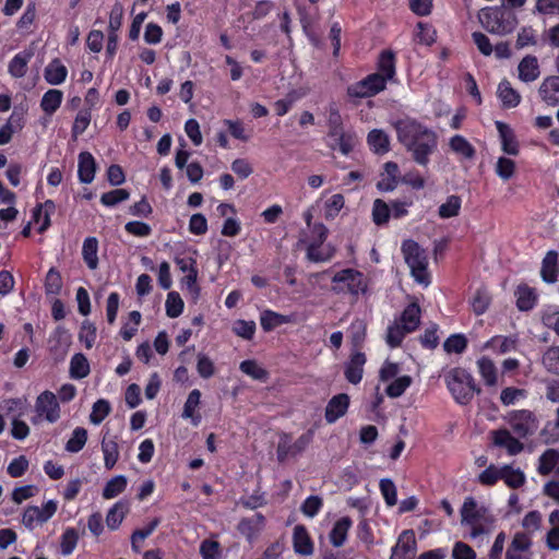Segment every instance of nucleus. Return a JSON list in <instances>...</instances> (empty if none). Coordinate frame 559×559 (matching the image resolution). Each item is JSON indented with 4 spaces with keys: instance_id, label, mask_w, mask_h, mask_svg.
Masks as SVG:
<instances>
[{
    "instance_id": "nucleus-8",
    "label": "nucleus",
    "mask_w": 559,
    "mask_h": 559,
    "mask_svg": "<svg viewBox=\"0 0 559 559\" xmlns=\"http://www.w3.org/2000/svg\"><path fill=\"white\" fill-rule=\"evenodd\" d=\"M384 90V79L379 74H368L362 80L350 84L346 93L349 98H368Z\"/></svg>"
},
{
    "instance_id": "nucleus-61",
    "label": "nucleus",
    "mask_w": 559,
    "mask_h": 559,
    "mask_svg": "<svg viewBox=\"0 0 559 559\" xmlns=\"http://www.w3.org/2000/svg\"><path fill=\"white\" fill-rule=\"evenodd\" d=\"M111 406L107 400L99 399L93 404L90 421L99 425L110 413Z\"/></svg>"
},
{
    "instance_id": "nucleus-15",
    "label": "nucleus",
    "mask_w": 559,
    "mask_h": 559,
    "mask_svg": "<svg viewBox=\"0 0 559 559\" xmlns=\"http://www.w3.org/2000/svg\"><path fill=\"white\" fill-rule=\"evenodd\" d=\"M366 360V355L361 352H356L350 355L344 369L345 378L349 383L358 384L361 381Z\"/></svg>"
},
{
    "instance_id": "nucleus-6",
    "label": "nucleus",
    "mask_w": 559,
    "mask_h": 559,
    "mask_svg": "<svg viewBox=\"0 0 559 559\" xmlns=\"http://www.w3.org/2000/svg\"><path fill=\"white\" fill-rule=\"evenodd\" d=\"M36 416L32 418L33 424H37L38 419H46L48 423H56L60 418V405L57 396L51 391L41 392L35 402Z\"/></svg>"
},
{
    "instance_id": "nucleus-50",
    "label": "nucleus",
    "mask_w": 559,
    "mask_h": 559,
    "mask_svg": "<svg viewBox=\"0 0 559 559\" xmlns=\"http://www.w3.org/2000/svg\"><path fill=\"white\" fill-rule=\"evenodd\" d=\"M478 371L485 383L492 386L497 383V369L493 361L487 357H481L477 361Z\"/></svg>"
},
{
    "instance_id": "nucleus-47",
    "label": "nucleus",
    "mask_w": 559,
    "mask_h": 559,
    "mask_svg": "<svg viewBox=\"0 0 559 559\" xmlns=\"http://www.w3.org/2000/svg\"><path fill=\"white\" fill-rule=\"evenodd\" d=\"M31 59V53L19 52L16 53L8 66L9 73L16 79L23 78L27 71V63Z\"/></svg>"
},
{
    "instance_id": "nucleus-30",
    "label": "nucleus",
    "mask_w": 559,
    "mask_h": 559,
    "mask_svg": "<svg viewBox=\"0 0 559 559\" xmlns=\"http://www.w3.org/2000/svg\"><path fill=\"white\" fill-rule=\"evenodd\" d=\"M367 143L370 150L378 155H383L390 151L389 135L381 129L371 130L367 135Z\"/></svg>"
},
{
    "instance_id": "nucleus-38",
    "label": "nucleus",
    "mask_w": 559,
    "mask_h": 559,
    "mask_svg": "<svg viewBox=\"0 0 559 559\" xmlns=\"http://www.w3.org/2000/svg\"><path fill=\"white\" fill-rule=\"evenodd\" d=\"M537 471L540 475H549L556 467L559 474V452L556 449H547L538 459Z\"/></svg>"
},
{
    "instance_id": "nucleus-41",
    "label": "nucleus",
    "mask_w": 559,
    "mask_h": 559,
    "mask_svg": "<svg viewBox=\"0 0 559 559\" xmlns=\"http://www.w3.org/2000/svg\"><path fill=\"white\" fill-rule=\"evenodd\" d=\"M462 207V199L460 195L451 194L447 198L438 209V215L442 219H448L459 216Z\"/></svg>"
},
{
    "instance_id": "nucleus-32",
    "label": "nucleus",
    "mask_w": 559,
    "mask_h": 559,
    "mask_svg": "<svg viewBox=\"0 0 559 559\" xmlns=\"http://www.w3.org/2000/svg\"><path fill=\"white\" fill-rule=\"evenodd\" d=\"M160 524V518H154L152 519L147 525L143 528H136L131 534V549L135 554L141 552V543L144 542L145 538L151 536L153 532L158 527Z\"/></svg>"
},
{
    "instance_id": "nucleus-22",
    "label": "nucleus",
    "mask_w": 559,
    "mask_h": 559,
    "mask_svg": "<svg viewBox=\"0 0 559 559\" xmlns=\"http://www.w3.org/2000/svg\"><path fill=\"white\" fill-rule=\"evenodd\" d=\"M519 79L524 83H531L540 75L538 60L533 55L525 56L518 66Z\"/></svg>"
},
{
    "instance_id": "nucleus-33",
    "label": "nucleus",
    "mask_w": 559,
    "mask_h": 559,
    "mask_svg": "<svg viewBox=\"0 0 559 559\" xmlns=\"http://www.w3.org/2000/svg\"><path fill=\"white\" fill-rule=\"evenodd\" d=\"M201 401V392L198 389L192 390L183 405L182 417L190 418L194 426H198L201 421V415L197 412V408Z\"/></svg>"
},
{
    "instance_id": "nucleus-5",
    "label": "nucleus",
    "mask_w": 559,
    "mask_h": 559,
    "mask_svg": "<svg viewBox=\"0 0 559 559\" xmlns=\"http://www.w3.org/2000/svg\"><path fill=\"white\" fill-rule=\"evenodd\" d=\"M333 292L336 294L347 293L352 296L365 294L368 289V281L362 272L355 269H344L332 277Z\"/></svg>"
},
{
    "instance_id": "nucleus-55",
    "label": "nucleus",
    "mask_w": 559,
    "mask_h": 559,
    "mask_svg": "<svg viewBox=\"0 0 559 559\" xmlns=\"http://www.w3.org/2000/svg\"><path fill=\"white\" fill-rule=\"evenodd\" d=\"M86 441L87 430L83 427H76L66 443V450L71 453H78L84 448Z\"/></svg>"
},
{
    "instance_id": "nucleus-10",
    "label": "nucleus",
    "mask_w": 559,
    "mask_h": 559,
    "mask_svg": "<svg viewBox=\"0 0 559 559\" xmlns=\"http://www.w3.org/2000/svg\"><path fill=\"white\" fill-rule=\"evenodd\" d=\"M416 538L413 530H405L392 548L390 559H413L416 552Z\"/></svg>"
},
{
    "instance_id": "nucleus-63",
    "label": "nucleus",
    "mask_w": 559,
    "mask_h": 559,
    "mask_svg": "<svg viewBox=\"0 0 559 559\" xmlns=\"http://www.w3.org/2000/svg\"><path fill=\"white\" fill-rule=\"evenodd\" d=\"M533 13L543 16H558L559 0H536Z\"/></svg>"
},
{
    "instance_id": "nucleus-9",
    "label": "nucleus",
    "mask_w": 559,
    "mask_h": 559,
    "mask_svg": "<svg viewBox=\"0 0 559 559\" xmlns=\"http://www.w3.org/2000/svg\"><path fill=\"white\" fill-rule=\"evenodd\" d=\"M462 523L471 525V537L476 538L486 533V528L478 521L481 519V513L477 509V502L473 497H467L461 509Z\"/></svg>"
},
{
    "instance_id": "nucleus-64",
    "label": "nucleus",
    "mask_w": 559,
    "mask_h": 559,
    "mask_svg": "<svg viewBox=\"0 0 559 559\" xmlns=\"http://www.w3.org/2000/svg\"><path fill=\"white\" fill-rule=\"evenodd\" d=\"M200 555L202 559H221L222 548L217 540L204 539L200 545Z\"/></svg>"
},
{
    "instance_id": "nucleus-21",
    "label": "nucleus",
    "mask_w": 559,
    "mask_h": 559,
    "mask_svg": "<svg viewBox=\"0 0 559 559\" xmlns=\"http://www.w3.org/2000/svg\"><path fill=\"white\" fill-rule=\"evenodd\" d=\"M96 168V160L90 152L79 154L78 177L82 183H91L94 180Z\"/></svg>"
},
{
    "instance_id": "nucleus-36",
    "label": "nucleus",
    "mask_w": 559,
    "mask_h": 559,
    "mask_svg": "<svg viewBox=\"0 0 559 559\" xmlns=\"http://www.w3.org/2000/svg\"><path fill=\"white\" fill-rule=\"evenodd\" d=\"M336 253V249L331 243L316 248L314 246H307L306 258L313 263L329 262Z\"/></svg>"
},
{
    "instance_id": "nucleus-46",
    "label": "nucleus",
    "mask_w": 559,
    "mask_h": 559,
    "mask_svg": "<svg viewBox=\"0 0 559 559\" xmlns=\"http://www.w3.org/2000/svg\"><path fill=\"white\" fill-rule=\"evenodd\" d=\"M501 479L512 489H518L525 484V475L520 468H513L511 465L502 466Z\"/></svg>"
},
{
    "instance_id": "nucleus-12",
    "label": "nucleus",
    "mask_w": 559,
    "mask_h": 559,
    "mask_svg": "<svg viewBox=\"0 0 559 559\" xmlns=\"http://www.w3.org/2000/svg\"><path fill=\"white\" fill-rule=\"evenodd\" d=\"M491 436L492 443L496 447L506 449L509 455H516L524 449L523 443L513 437L511 432L506 428L491 431Z\"/></svg>"
},
{
    "instance_id": "nucleus-57",
    "label": "nucleus",
    "mask_w": 559,
    "mask_h": 559,
    "mask_svg": "<svg viewBox=\"0 0 559 559\" xmlns=\"http://www.w3.org/2000/svg\"><path fill=\"white\" fill-rule=\"evenodd\" d=\"M390 206L381 199H376L372 205V221L376 225L382 226L390 219Z\"/></svg>"
},
{
    "instance_id": "nucleus-31",
    "label": "nucleus",
    "mask_w": 559,
    "mask_h": 559,
    "mask_svg": "<svg viewBox=\"0 0 559 559\" xmlns=\"http://www.w3.org/2000/svg\"><path fill=\"white\" fill-rule=\"evenodd\" d=\"M290 322V316L282 314L270 309L262 311L260 316V324L264 332H271L281 325Z\"/></svg>"
},
{
    "instance_id": "nucleus-14",
    "label": "nucleus",
    "mask_w": 559,
    "mask_h": 559,
    "mask_svg": "<svg viewBox=\"0 0 559 559\" xmlns=\"http://www.w3.org/2000/svg\"><path fill=\"white\" fill-rule=\"evenodd\" d=\"M265 527V516L257 512L250 518H242L238 523V531L248 540L254 539Z\"/></svg>"
},
{
    "instance_id": "nucleus-13",
    "label": "nucleus",
    "mask_w": 559,
    "mask_h": 559,
    "mask_svg": "<svg viewBox=\"0 0 559 559\" xmlns=\"http://www.w3.org/2000/svg\"><path fill=\"white\" fill-rule=\"evenodd\" d=\"M384 79V87H386L388 81H391L396 75V55L391 49H384L379 53L377 60V72Z\"/></svg>"
},
{
    "instance_id": "nucleus-7",
    "label": "nucleus",
    "mask_w": 559,
    "mask_h": 559,
    "mask_svg": "<svg viewBox=\"0 0 559 559\" xmlns=\"http://www.w3.org/2000/svg\"><path fill=\"white\" fill-rule=\"evenodd\" d=\"M509 424L519 438H526L535 433L538 420L530 409H516L509 414Z\"/></svg>"
},
{
    "instance_id": "nucleus-44",
    "label": "nucleus",
    "mask_w": 559,
    "mask_h": 559,
    "mask_svg": "<svg viewBox=\"0 0 559 559\" xmlns=\"http://www.w3.org/2000/svg\"><path fill=\"white\" fill-rule=\"evenodd\" d=\"M409 333V331L404 330V325L395 320L386 329L385 342L391 348H397Z\"/></svg>"
},
{
    "instance_id": "nucleus-3",
    "label": "nucleus",
    "mask_w": 559,
    "mask_h": 559,
    "mask_svg": "<svg viewBox=\"0 0 559 559\" xmlns=\"http://www.w3.org/2000/svg\"><path fill=\"white\" fill-rule=\"evenodd\" d=\"M445 385L453 400L460 405H468L475 394L481 392L474 377L464 368L454 367L444 373Z\"/></svg>"
},
{
    "instance_id": "nucleus-23",
    "label": "nucleus",
    "mask_w": 559,
    "mask_h": 559,
    "mask_svg": "<svg viewBox=\"0 0 559 559\" xmlns=\"http://www.w3.org/2000/svg\"><path fill=\"white\" fill-rule=\"evenodd\" d=\"M420 306L416 300H414L404 308L397 321L404 325V330L412 333L418 329L420 324Z\"/></svg>"
},
{
    "instance_id": "nucleus-54",
    "label": "nucleus",
    "mask_w": 559,
    "mask_h": 559,
    "mask_svg": "<svg viewBox=\"0 0 559 559\" xmlns=\"http://www.w3.org/2000/svg\"><path fill=\"white\" fill-rule=\"evenodd\" d=\"M239 369L254 380L266 381L269 372L257 364L255 360L247 359L240 362Z\"/></svg>"
},
{
    "instance_id": "nucleus-37",
    "label": "nucleus",
    "mask_w": 559,
    "mask_h": 559,
    "mask_svg": "<svg viewBox=\"0 0 559 559\" xmlns=\"http://www.w3.org/2000/svg\"><path fill=\"white\" fill-rule=\"evenodd\" d=\"M63 93L60 90H48L41 97L40 108L47 116H52L61 106Z\"/></svg>"
},
{
    "instance_id": "nucleus-17",
    "label": "nucleus",
    "mask_w": 559,
    "mask_h": 559,
    "mask_svg": "<svg viewBox=\"0 0 559 559\" xmlns=\"http://www.w3.org/2000/svg\"><path fill=\"white\" fill-rule=\"evenodd\" d=\"M293 547L300 556H310L313 552V542L305 525L298 524L294 527Z\"/></svg>"
},
{
    "instance_id": "nucleus-62",
    "label": "nucleus",
    "mask_w": 559,
    "mask_h": 559,
    "mask_svg": "<svg viewBox=\"0 0 559 559\" xmlns=\"http://www.w3.org/2000/svg\"><path fill=\"white\" fill-rule=\"evenodd\" d=\"M96 336L97 329L95 324L88 320L83 321L79 332L80 342L84 343L87 349H91L95 344Z\"/></svg>"
},
{
    "instance_id": "nucleus-18",
    "label": "nucleus",
    "mask_w": 559,
    "mask_h": 559,
    "mask_svg": "<svg viewBox=\"0 0 559 559\" xmlns=\"http://www.w3.org/2000/svg\"><path fill=\"white\" fill-rule=\"evenodd\" d=\"M495 124L501 140L502 151L508 155L516 156L520 148L514 131L506 122L496 121Z\"/></svg>"
},
{
    "instance_id": "nucleus-52",
    "label": "nucleus",
    "mask_w": 559,
    "mask_h": 559,
    "mask_svg": "<svg viewBox=\"0 0 559 559\" xmlns=\"http://www.w3.org/2000/svg\"><path fill=\"white\" fill-rule=\"evenodd\" d=\"M468 345L467 337L464 334H451L443 343V349L448 354H462Z\"/></svg>"
},
{
    "instance_id": "nucleus-2",
    "label": "nucleus",
    "mask_w": 559,
    "mask_h": 559,
    "mask_svg": "<svg viewBox=\"0 0 559 559\" xmlns=\"http://www.w3.org/2000/svg\"><path fill=\"white\" fill-rule=\"evenodd\" d=\"M326 126L328 138L334 141L329 147L340 151L345 156L349 155L358 142L357 135L355 131H345L343 118L335 103L330 104L328 108Z\"/></svg>"
},
{
    "instance_id": "nucleus-53",
    "label": "nucleus",
    "mask_w": 559,
    "mask_h": 559,
    "mask_svg": "<svg viewBox=\"0 0 559 559\" xmlns=\"http://www.w3.org/2000/svg\"><path fill=\"white\" fill-rule=\"evenodd\" d=\"M126 513H127L126 506L120 501L116 502L107 512V515H106L107 526L111 531L117 530L121 525V523L126 516Z\"/></svg>"
},
{
    "instance_id": "nucleus-39",
    "label": "nucleus",
    "mask_w": 559,
    "mask_h": 559,
    "mask_svg": "<svg viewBox=\"0 0 559 559\" xmlns=\"http://www.w3.org/2000/svg\"><path fill=\"white\" fill-rule=\"evenodd\" d=\"M102 451L104 454L105 468L108 471L112 469L119 460L118 443L114 439L107 440L106 437H104L102 441Z\"/></svg>"
},
{
    "instance_id": "nucleus-11",
    "label": "nucleus",
    "mask_w": 559,
    "mask_h": 559,
    "mask_svg": "<svg viewBox=\"0 0 559 559\" xmlns=\"http://www.w3.org/2000/svg\"><path fill=\"white\" fill-rule=\"evenodd\" d=\"M350 399L347 393H338L330 399L325 406L324 418L328 424H334L348 411Z\"/></svg>"
},
{
    "instance_id": "nucleus-56",
    "label": "nucleus",
    "mask_w": 559,
    "mask_h": 559,
    "mask_svg": "<svg viewBox=\"0 0 559 559\" xmlns=\"http://www.w3.org/2000/svg\"><path fill=\"white\" fill-rule=\"evenodd\" d=\"M78 540H79V534L75 531V528H73V527L67 528L60 537V552L63 556L71 555L78 545Z\"/></svg>"
},
{
    "instance_id": "nucleus-26",
    "label": "nucleus",
    "mask_w": 559,
    "mask_h": 559,
    "mask_svg": "<svg viewBox=\"0 0 559 559\" xmlns=\"http://www.w3.org/2000/svg\"><path fill=\"white\" fill-rule=\"evenodd\" d=\"M68 75L67 67L59 58L52 59L45 68L44 78L51 85L62 84Z\"/></svg>"
},
{
    "instance_id": "nucleus-60",
    "label": "nucleus",
    "mask_w": 559,
    "mask_h": 559,
    "mask_svg": "<svg viewBox=\"0 0 559 559\" xmlns=\"http://www.w3.org/2000/svg\"><path fill=\"white\" fill-rule=\"evenodd\" d=\"M542 362L548 372L559 376V346L549 347L544 353Z\"/></svg>"
},
{
    "instance_id": "nucleus-19",
    "label": "nucleus",
    "mask_w": 559,
    "mask_h": 559,
    "mask_svg": "<svg viewBox=\"0 0 559 559\" xmlns=\"http://www.w3.org/2000/svg\"><path fill=\"white\" fill-rule=\"evenodd\" d=\"M538 94L548 106L559 105V75H550L542 82Z\"/></svg>"
},
{
    "instance_id": "nucleus-4",
    "label": "nucleus",
    "mask_w": 559,
    "mask_h": 559,
    "mask_svg": "<svg viewBox=\"0 0 559 559\" xmlns=\"http://www.w3.org/2000/svg\"><path fill=\"white\" fill-rule=\"evenodd\" d=\"M478 19L487 32L499 36L511 34L519 24L516 13L501 5L483 9L478 14Z\"/></svg>"
},
{
    "instance_id": "nucleus-1",
    "label": "nucleus",
    "mask_w": 559,
    "mask_h": 559,
    "mask_svg": "<svg viewBox=\"0 0 559 559\" xmlns=\"http://www.w3.org/2000/svg\"><path fill=\"white\" fill-rule=\"evenodd\" d=\"M394 128L397 140L412 153L414 162L427 166L438 145L436 132L413 118L397 120Z\"/></svg>"
},
{
    "instance_id": "nucleus-51",
    "label": "nucleus",
    "mask_w": 559,
    "mask_h": 559,
    "mask_svg": "<svg viewBox=\"0 0 559 559\" xmlns=\"http://www.w3.org/2000/svg\"><path fill=\"white\" fill-rule=\"evenodd\" d=\"M490 302L491 297L487 289L478 288L471 300L473 312L476 316L484 314L488 310Z\"/></svg>"
},
{
    "instance_id": "nucleus-24",
    "label": "nucleus",
    "mask_w": 559,
    "mask_h": 559,
    "mask_svg": "<svg viewBox=\"0 0 559 559\" xmlns=\"http://www.w3.org/2000/svg\"><path fill=\"white\" fill-rule=\"evenodd\" d=\"M48 343L50 353L63 355L71 344V335L64 326L58 325L51 333Z\"/></svg>"
},
{
    "instance_id": "nucleus-49",
    "label": "nucleus",
    "mask_w": 559,
    "mask_h": 559,
    "mask_svg": "<svg viewBox=\"0 0 559 559\" xmlns=\"http://www.w3.org/2000/svg\"><path fill=\"white\" fill-rule=\"evenodd\" d=\"M449 144L454 153L462 155L464 158L471 159L475 156L474 146L463 135L452 136Z\"/></svg>"
},
{
    "instance_id": "nucleus-58",
    "label": "nucleus",
    "mask_w": 559,
    "mask_h": 559,
    "mask_svg": "<svg viewBox=\"0 0 559 559\" xmlns=\"http://www.w3.org/2000/svg\"><path fill=\"white\" fill-rule=\"evenodd\" d=\"M411 384L412 378L409 376H401L386 386L385 393L392 399L400 397L411 386Z\"/></svg>"
},
{
    "instance_id": "nucleus-45",
    "label": "nucleus",
    "mask_w": 559,
    "mask_h": 559,
    "mask_svg": "<svg viewBox=\"0 0 559 559\" xmlns=\"http://www.w3.org/2000/svg\"><path fill=\"white\" fill-rule=\"evenodd\" d=\"M62 277L56 267H50L45 276L44 288L47 296H58L62 290Z\"/></svg>"
},
{
    "instance_id": "nucleus-35",
    "label": "nucleus",
    "mask_w": 559,
    "mask_h": 559,
    "mask_svg": "<svg viewBox=\"0 0 559 559\" xmlns=\"http://www.w3.org/2000/svg\"><path fill=\"white\" fill-rule=\"evenodd\" d=\"M532 546V538L528 534L518 532L513 536L510 547L507 550L506 559H521L520 551H526Z\"/></svg>"
},
{
    "instance_id": "nucleus-20",
    "label": "nucleus",
    "mask_w": 559,
    "mask_h": 559,
    "mask_svg": "<svg viewBox=\"0 0 559 559\" xmlns=\"http://www.w3.org/2000/svg\"><path fill=\"white\" fill-rule=\"evenodd\" d=\"M514 296L516 298V308L524 312L532 310L538 299L536 290L525 283L518 285L514 290Z\"/></svg>"
},
{
    "instance_id": "nucleus-40",
    "label": "nucleus",
    "mask_w": 559,
    "mask_h": 559,
    "mask_svg": "<svg viewBox=\"0 0 559 559\" xmlns=\"http://www.w3.org/2000/svg\"><path fill=\"white\" fill-rule=\"evenodd\" d=\"M91 372V367L87 358L81 354H74L70 360V376L72 379H83Z\"/></svg>"
},
{
    "instance_id": "nucleus-29",
    "label": "nucleus",
    "mask_w": 559,
    "mask_h": 559,
    "mask_svg": "<svg viewBox=\"0 0 559 559\" xmlns=\"http://www.w3.org/2000/svg\"><path fill=\"white\" fill-rule=\"evenodd\" d=\"M352 524L353 521L349 516H343L334 523L329 534L330 542L334 547H341L344 545Z\"/></svg>"
},
{
    "instance_id": "nucleus-25",
    "label": "nucleus",
    "mask_w": 559,
    "mask_h": 559,
    "mask_svg": "<svg viewBox=\"0 0 559 559\" xmlns=\"http://www.w3.org/2000/svg\"><path fill=\"white\" fill-rule=\"evenodd\" d=\"M497 95L501 100L502 107L507 109L514 108L521 103L520 93L512 87L510 81L507 79H503L499 83Z\"/></svg>"
},
{
    "instance_id": "nucleus-16",
    "label": "nucleus",
    "mask_w": 559,
    "mask_h": 559,
    "mask_svg": "<svg viewBox=\"0 0 559 559\" xmlns=\"http://www.w3.org/2000/svg\"><path fill=\"white\" fill-rule=\"evenodd\" d=\"M540 276L547 284H554L559 277V254L556 250H549L542 261Z\"/></svg>"
},
{
    "instance_id": "nucleus-42",
    "label": "nucleus",
    "mask_w": 559,
    "mask_h": 559,
    "mask_svg": "<svg viewBox=\"0 0 559 559\" xmlns=\"http://www.w3.org/2000/svg\"><path fill=\"white\" fill-rule=\"evenodd\" d=\"M437 40V31L426 22H418L416 25L415 41L419 45L431 46Z\"/></svg>"
},
{
    "instance_id": "nucleus-28",
    "label": "nucleus",
    "mask_w": 559,
    "mask_h": 559,
    "mask_svg": "<svg viewBox=\"0 0 559 559\" xmlns=\"http://www.w3.org/2000/svg\"><path fill=\"white\" fill-rule=\"evenodd\" d=\"M317 425H313L311 428H309L306 432H304L301 436H299L296 441L288 447L287 451H285L284 455L290 454L293 456L302 453L309 444L313 441ZM278 459H283V451L282 447L278 448Z\"/></svg>"
},
{
    "instance_id": "nucleus-48",
    "label": "nucleus",
    "mask_w": 559,
    "mask_h": 559,
    "mask_svg": "<svg viewBox=\"0 0 559 559\" xmlns=\"http://www.w3.org/2000/svg\"><path fill=\"white\" fill-rule=\"evenodd\" d=\"M92 120V112L90 108H82L78 111L72 128L71 136L76 140L81 134L85 132Z\"/></svg>"
},
{
    "instance_id": "nucleus-27",
    "label": "nucleus",
    "mask_w": 559,
    "mask_h": 559,
    "mask_svg": "<svg viewBox=\"0 0 559 559\" xmlns=\"http://www.w3.org/2000/svg\"><path fill=\"white\" fill-rule=\"evenodd\" d=\"M402 251L405 262L409 267L417 266L420 270V264L427 262L423 250L415 240L408 239L403 241Z\"/></svg>"
},
{
    "instance_id": "nucleus-59",
    "label": "nucleus",
    "mask_w": 559,
    "mask_h": 559,
    "mask_svg": "<svg viewBox=\"0 0 559 559\" xmlns=\"http://www.w3.org/2000/svg\"><path fill=\"white\" fill-rule=\"evenodd\" d=\"M485 347L498 354H506L514 347V342L508 336L496 335L487 341Z\"/></svg>"
},
{
    "instance_id": "nucleus-43",
    "label": "nucleus",
    "mask_w": 559,
    "mask_h": 559,
    "mask_svg": "<svg viewBox=\"0 0 559 559\" xmlns=\"http://www.w3.org/2000/svg\"><path fill=\"white\" fill-rule=\"evenodd\" d=\"M128 486V479L124 475H118L109 479L104 489H103V498L104 499H114L120 493H122Z\"/></svg>"
},
{
    "instance_id": "nucleus-34",
    "label": "nucleus",
    "mask_w": 559,
    "mask_h": 559,
    "mask_svg": "<svg viewBox=\"0 0 559 559\" xmlns=\"http://www.w3.org/2000/svg\"><path fill=\"white\" fill-rule=\"evenodd\" d=\"M98 240L96 237H86L82 246V257L90 270L98 267Z\"/></svg>"
}]
</instances>
